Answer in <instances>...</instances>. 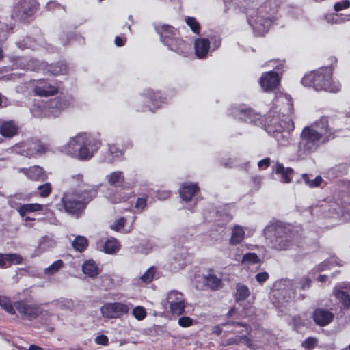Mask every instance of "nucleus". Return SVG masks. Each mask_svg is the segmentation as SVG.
Instances as JSON below:
<instances>
[{"label": "nucleus", "instance_id": "nucleus-1", "mask_svg": "<svg viewBox=\"0 0 350 350\" xmlns=\"http://www.w3.org/2000/svg\"><path fill=\"white\" fill-rule=\"evenodd\" d=\"M335 131L329 126L326 117H321L314 123L303 128L297 145V157L301 159L315 152L322 145L333 139Z\"/></svg>", "mask_w": 350, "mask_h": 350}, {"label": "nucleus", "instance_id": "nucleus-2", "mask_svg": "<svg viewBox=\"0 0 350 350\" xmlns=\"http://www.w3.org/2000/svg\"><path fill=\"white\" fill-rule=\"evenodd\" d=\"M294 123L291 118L279 113L276 108L270 110L266 118L265 130L280 144L289 142L290 133L294 130Z\"/></svg>", "mask_w": 350, "mask_h": 350}, {"label": "nucleus", "instance_id": "nucleus-3", "mask_svg": "<svg viewBox=\"0 0 350 350\" xmlns=\"http://www.w3.org/2000/svg\"><path fill=\"white\" fill-rule=\"evenodd\" d=\"M89 186L81 193L69 192L66 193L62 198L61 202L57 204V208L60 211L78 215L79 213L83 211L86 204L91 201L97 194V187H92L89 189Z\"/></svg>", "mask_w": 350, "mask_h": 350}, {"label": "nucleus", "instance_id": "nucleus-4", "mask_svg": "<svg viewBox=\"0 0 350 350\" xmlns=\"http://www.w3.org/2000/svg\"><path fill=\"white\" fill-rule=\"evenodd\" d=\"M267 237H270L272 247L277 250L291 249L294 245L299 243L298 234L291 230V226H286L282 222H276L268 226L265 230Z\"/></svg>", "mask_w": 350, "mask_h": 350}, {"label": "nucleus", "instance_id": "nucleus-5", "mask_svg": "<svg viewBox=\"0 0 350 350\" xmlns=\"http://www.w3.org/2000/svg\"><path fill=\"white\" fill-rule=\"evenodd\" d=\"M332 70L329 67L322 68L305 75L301 83L306 87H312L316 91L336 93L340 90V85L332 81Z\"/></svg>", "mask_w": 350, "mask_h": 350}, {"label": "nucleus", "instance_id": "nucleus-6", "mask_svg": "<svg viewBox=\"0 0 350 350\" xmlns=\"http://www.w3.org/2000/svg\"><path fill=\"white\" fill-rule=\"evenodd\" d=\"M247 20L258 36L264 35L273 23L272 17L264 10L263 8L252 13L248 12Z\"/></svg>", "mask_w": 350, "mask_h": 350}, {"label": "nucleus", "instance_id": "nucleus-7", "mask_svg": "<svg viewBox=\"0 0 350 350\" xmlns=\"http://www.w3.org/2000/svg\"><path fill=\"white\" fill-rule=\"evenodd\" d=\"M16 312L23 319L32 321L38 318L43 312L40 305L27 300H20L14 303Z\"/></svg>", "mask_w": 350, "mask_h": 350}, {"label": "nucleus", "instance_id": "nucleus-8", "mask_svg": "<svg viewBox=\"0 0 350 350\" xmlns=\"http://www.w3.org/2000/svg\"><path fill=\"white\" fill-rule=\"evenodd\" d=\"M131 304L122 302H108L101 306L100 310L102 316L107 319H119L127 314L130 310Z\"/></svg>", "mask_w": 350, "mask_h": 350}, {"label": "nucleus", "instance_id": "nucleus-9", "mask_svg": "<svg viewBox=\"0 0 350 350\" xmlns=\"http://www.w3.org/2000/svg\"><path fill=\"white\" fill-rule=\"evenodd\" d=\"M100 146L99 140L90 134L85 133L83 141L82 143V149L80 154H78V160L87 161L94 157Z\"/></svg>", "mask_w": 350, "mask_h": 350}, {"label": "nucleus", "instance_id": "nucleus-10", "mask_svg": "<svg viewBox=\"0 0 350 350\" xmlns=\"http://www.w3.org/2000/svg\"><path fill=\"white\" fill-rule=\"evenodd\" d=\"M283 62H280L279 65L274 66L275 71H269L265 72L260 78V84L261 88L265 92L272 91L278 87L280 81V66H283Z\"/></svg>", "mask_w": 350, "mask_h": 350}, {"label": "nucleus", "instance_id": "nucleus-11", "mask_svg": "<svg viewBox=\"0 0 350 350\" xmlns=\"http://www.w3.org/2000/svg\"><path fill=\"white\" fill-rule=\"evenodd\" d=\"M37 9L36 0H20L14 7L12 17L23 20L33 14Z\"/></svg>", "mask_w": 350, "mask_h": 350}, {"label": "nucleus", "instance_id": "nucleus-12", "mask_svg": "<svg viewBox=\"0 0 350 350\" xmlns=\"http://www.w3.org/2000/svg\"><path fill=\"white\" fill-rule=\"evenodd\" d=\"M166 301L173 314L179 316L185 312V298L182 293L176 290L170 291L167 294Z\"/></svg>", "mask_w": 350, "mask_h": 350}, {"label": "nucleus", "instance_id": "nucleus-13", "mask_svg": "<svg viewBox=\"0 0 350 350\" xmlns=\"http://www.w3.org/2000/svg\"><path fill=\"white\" fill-rule=\"evenodd\" d=\"M47 147L40 141H27L18 144L16 150L20 154L30 157L36 154L44 153Z\"/></svg>", "mask_w": 350, "mask_h": 350}, {"label": "nucleus", "instance_id": "nucleus-14", "mask_svg": "<svg viewBox=\"0 0 350 350\" xmlns=\"http://www.w3.org/2000/svg\"><path fill=\"white\" fill-rule=\"evenodd\" d=\"M84 135L85 133H81L70 137L68 142L59 148L60 151L66 155L78 159V154H80L81 149H82Z\"/></svg>", "mask_w": 350, "mask_h": 350}, {"label": "nucleus", "instance_id": "nucleus-15", "mask_svg": "<svg viewBox=\"0 0 350 350\" xmlns=\"http://www.w3.org/2000/svg\"><path fill=\"white\" fill-rule=\"evenodd\" d=\"M69 105V102L64 98H55L44 105V111L41 117H57L60 112Z\"/></svg>", "mask_w": 350, "mask_h": 350}, {"label": "nucleus", "instance_id": "nucleus-16", "mask_svg": "<svg viewBox=\"0 0 350 350\" xmlns=\"http://www.w3.org/2000/svg\"><path fill=\"white\" fill-rule=\"evenodd\" d=\"M56 85L46 79L38 80L34 84L33 92L39 96H51L57 94Z\"/></svg>", "mask_w": 350, "mask_h": 350}, {"label": "nucleus", "instance_id": "nucleus-17", "mask_svg": "<svg viewBox=\"0 0 350 350\" xmlns=\"http://www.w3.org/2000/svg\"><path fill=\"white\" fill-rule=\"evenodd\" d=\"M19 126L13 120H0L1 136L5 138H12L18 134Z\"/></svg>", "mask_w": 350, "mask_h": 350}, {"label": "nucleus", "instance_id": "nucleus-18", "mask_svg": "<svg viewBox=\"0 0 350 350\" xmlns=\"http://www.w3.org/2000/svg\"><path fill=\"white\" fill-rule=\"evenodd\" d=\"M155 28L157 33L160 35L161 41L166 46L172 42V40L177 38V33L172 26L159 25L156 26Z\"/></svg>", "mask_w": 350, "mask_h": 350}, {"label": "nucleus", "instance_id": "nucleus-19", "mask_svg": "<svg viewBox=\"0 0 350 350\" xmlns=\"http://www.w3.org/2000/svg\"><path fill=\"white\" fill-rule=\"evenodd\" d=\"M313 319L317 325L325 326L332 321L334 314L327 310L319 308L314 311Z\"/></svg>", "mask_w": 350, "mask_h": 350}, {"label": "nucleus", "instance_id": "nucleus-20", "mask_svg": "<svg viewBox=\"0 0 350 350\" xmlns=\"http://www.w3.org/2000/svg\"><path fill=\"white\" fill-rule=\"evenodd\" d=\"M232 113L236 118L247 122L257 124V121L260 119V115L254 113L250 109H238Z\"/></svg>", "mask_w": 350, "mask_h": 350}, {"label": "nucleus", "instance_id": "nucleus-21", "mask_svg": "<svg viewBox=\"0 0 350 350\" xmlns=\"http://www.w3.org/2000/svg\"><path fill=\"white\" fill-rule=\"evenodd\" d=\"M210 49V42L207 38H198L195 42V52L198 58L206 57Z\"/></svg>", "mask_w": 350, "mask_h": 350}, {"label": "nucleus", "instance_id": "nucleus-22", "mask_svg": "<svg viewBox=\"0 0 350 350\" xmlns=\"http://www.w3.org/2000/svg\"><path fill=\"white\" fill-rule=\"evenodd\" d=\"M156 273V267H150L140 277L133 279V284L137 286H143L152 281Z\"/></svg>", "mask_w": 350, "mask_h": 350}, {"label": "nucleus", "instance_id": "nucleus-23", "mask_svg": "<svg viewBox=\"0 0 350 350\" xmlns=\"http://www.w3.org/2000/svg\"><path fill=\"white\" fill-rule=\"evenodd\" d=\"M167 46L171 51L184 55L187 54L190 49V46L178 37L174 40H172V42Z\"/></svg>", "mask_w": 350, "mask_h": 350}, {"label": "nucleus", "instance_id": "nucleus-24", "mask_svg": "<svg viewBox=\"0 0 350 350\" xmlns=\"http://www.w3.org/2000/svg\"><path fill=\"white\" fill-rule=\"evenodd\" d=\"M198 189V185L195 183L184 184L180 188L179 192L182 199L185 202H189Z\"/></svg>", "mask_w": 350, "mask_h": 350}, {"label": "nucleus", "instance_id": "nucleus-25", "mask_svg": "<svg viewBox=\"0 0 350 350\" xmlns=\"http://www.w3.org/2000/svg\"><path fill=\"white\" fill-rule=\"evenodd\" d=\"M24 172L29 179L33 180H44L46 178L44 171L39 166L31 167L25 170Z\"/></svg>", "mask_w": 350, "mask_h": 350}, {"label": "nucleus", "instance_id": "nucleus-26", "mask_svg": "<svg viewBox=\"0 0 350 350\" xmlns=\"http://www.w3.org/2000/svg\"><path fill=\"white\" fill-rule=\"evenodd\" d=\"M245 238V230L239 226L235 225L232 228L231 237L229 241V243L232 245H236L243 241Z\"/></svg>", "mask_w": 350, "mask_h": 350}, {"label": "nucleus", "instance_id": "nucleus-27", "mask_svg": "<svg viewBox=\"0 0 350 350\" xmlns=\"http://www.w3.org/2000/svg\"><path fill=\"white\" fill-rule=\"evenodd\" d=\"M133 192L126 193L122 189L111 191L108 195V199L111 203H120L129 200Z\"/></svg>", "mask_w": 350, "mask_h": 350}, {"label": "nucleus", "instance_id": "nucleus-28", "mask_svg": "<svg viewBox=\"0 0 350 350\" xmlns=\"http://www.w3.org/2000/svg\"><path fill=\"white\" fill-rule=\"evenodd\" d=\"M275 172L278 174H281L282 181L288 183L291 181L290 175L293 172V170L291 167H284V166L280 163H277L275 166Z\"/></svg>", "mask_w": 350, "mask_h": 350}, {"label": "nucleus", "instance_id": "nucleus-29", "mask_svg": "<svg viewBox=\"0 0 350 350\" xmlns=\"http://www.w3.org/2000/svg\"><path fill=\"white\" fill-rule=\"evenodd\" d=\"M82 269L83 273L90 276V278H94L99 273L97 265L93 260H87L83 263Z\"/></svg>", "mask_w": 350, "mask_h": 350}, {"label": "nucleus", "instance_id": "nucleus-30", "mask_svg": "<svg viewBox=\"0 0 350 350\" xmlns=\"http://www.w3.org/2000/svg\"><path fill=\"white\" fill-rule=\"evenodd\" d=\"M44 206L40 204H26L17 208L20 215L24 217L28 213L36 212L43 210Z\"/></svg>", "mask_w": 350, "mask_h": 350}, {"label": "nucleus", "instance_id": "nucleus-31", "mask_svg": "<svg viewBox=\"0 0 350 350\" xmlns=\"http://www.w3.org/2000/svg\"><path fill=\"white\" fill-rule=\"evenodd\" d=\"M335 297L340 301V303L345 307L350 306V295L347 291L342 289H338L336 287L334 290Z\"/></svg>", "mask_w": 350, "mask_h": 350}, {"label": "nucleus", "instance_id": "nucleus-32", "mask_svg": "<svg viewBox=\"0 0 350 350\" xmlns=\"http://www.w3.org/2000/svg\"><path fill=\"white\" fill-rule=\"evenodd\" d=\"M120 248V243L113 237L107 239L105 243L104 251L105 253L114 254L118 252Z\"/></svg>", "mask_w": 350, "mask_h": 350}, {"label": "nucleus", "instance_id": "nucleus-33", "mask_svg": "<svg viewBox=\"0 0 350 350\" xmlns=\"http://www.w3.org/2000/svg\"><path fill=\"white\" fill-rule=\"evenodd\" d=\"M107 179L109 184L113 186H120L124 180L123 174L121 171L111 172L107 176Z\"/></svg>", "mask_w": 350, "mask_h": 350}, {"label": "nucleus", "instance_id": "nucleus-34", "mask_svg": "<svg viewBox=\"0 0 350 350\" xmlns=\"http://www.w3.org/2000/svg\"><path fill=\"white\" fill-rule=\"evenodd\" d=\"M46 72L53 75L65 74L67 72V66L63 62H57L55 64L48 65Z\"/></svg>", "mask_w": 350, "mask_h": 350}, {"label": "nucleus", "instance_id": "nucleus-35", "mask_svg": "<svg viewBox=\"0 0 350 350\" xmlns=\"http://www.w3.org/2000/svg\"><path fill=\"white\" fill-rule=\"evenodd\" d=\"M241 342L245 343L250 348H252V344L251 342V340L245 335H243L241 336H237L234 337L229 338L225 341L224 345H239Z\"/></svg>", "mask_w": 350, "mask_h": 350}, {"label": "nucleus", "instance_id": "nucleus-36", "mask_svg": "<svg viewBox=\"0 0 350 350\" xmlns=\"http://www.w3.org/2000/svg\"><path fill=\"white\" fill-rule=\"evenodd\" d=\"M204 279L206 285L212 290H217L222 286L221 280L215 274L209 273Z\"/></svg>", "mask_w": 350, "mask_h": 350}, {"label": "nucleus", "instance_id": "nucleus-37", "mask_svg": "<svg viewBox=\"0 0 350 350\" xmlns=\"http://www.w3.org/2000/svg\"><path fill=\"white\" fill-rule=\"evenodd\" d=\"M122 152L116 146H109V153L105 157V161L107 163H112L116 161L118 158L121 157Z\"/></svg>", "mask_w": 350, "mask_h": 350}, {"label": "nucleus", "instance_id": "nucleus-38", "mask_svg": "<svg viewBox=\"0 0 350 350\" xmlns=\"http://www.w3.org/2000/svg\"><path fill=\"white\" fill-rule=\"evenodd\" d=\"M0 306L10 314H16L15 306H12L10 298L8 297L0 295Z\"/></svg>", "mask_w": 350, "mask_h": 350}, {"label": "nucleus", "instance_id": "nucleus-39", "mask_svg": "<svg viewBox=\"0 0 350 350\" xmlns=\"http://www.w3.org/2000/svg\"><path fill=\"white\" fill-rule=\"evenodd\" d=\"M236 291V299L237 301L245 299L250 294L248 287L243 284H238Z\"/></svg>", "mask_w": 350, "mask_h": 350}, {"label": "nucleus", "instance_id": "nucleus-40", "mask_svg": "<svg viewBox=\"0 0 350 350\" xmlns=\"http://www.w3.org/2000/svg\"><path fill=\"white\" fill-rule=\"evenodd\" d=\"M157 248V245L152 241H144L140 243L139 250L144 254H148Z\"/></svg>", "mask_w": 350, "mask_h": 350}, {"label": "nucleus", "instance_id": "nucleus-41", "mask_svg": "<svg viewBox=\"0 0 350 350\" xmlns=\"http://www.w3.org/2000/svg\"><path fill=\"white\" fill-rule=\"evenodd\" d=\"M301 177L306 185L310 188H314L320 186L323 181L321 176H317L315 178L310 180L308 174H303Z\"/></svg>", "mask_w": 350, "mask_h": 350}, {"label": "nucleus", "instance_id": "nucleus-42", "mask_svg": "<svg viewBox=\"0 0 350 350\" xmlns=\"http://www.w3.org/2000/svg\"><path fill=\"white\" fill-rule=\"evenodd\" d=\"M72 245L76 250L82 252L88 246V240L84 237L78 236L72 241Z\"/></svg>", "mask_w": 350, "mask_h": 350}, {"label": "nucleus", "instance_id": "nucleus-43", "mask_svg": "<svg viewBox=\"0 0 350 350\" xmlns=\"http://www.w3.org/2000/svg\"><path fill=\"white\" fill-rule=\"evenodd\" d=\"M147 96L152 103V106L150 107V109L151 111H153L154 109L159 107L158 102L159 101V103H161V96H160V93H153L152 90H147Z\"/></svg>", "mask_w": 350, "mask_h": 350}, {"label": "nucleus", "instance_id": "nucleus-44", "mask_svg": "<svg viewBox=\"0 0 350 350\" xmlns=\"http://www.w3.org/2000/svg\"><path fill=\"white\" fill-rule=\"evenodd\" d=\"M57 306L62 310H72L75 308L74 301L72 299L62 298L57 301Z\"/></svg>", "mask_w": 350, "mask_h": 350}, {"label": "nucleus", "instance_id": "nucleus-45", "mask_svg": "<svg viewBox=\"0 0 350 350\" xmlns=\"http://www.w3.org/2000/svg\"><path fill=\"white\" fill-rule=\"evenodd\" d=\"M325 18L326 21L330 24H338L345 21V17L336 13L327 14L325 16Z\"/></svg>", "mask_w": 350, "mask_h": 350}, {"label": "nucleus", "instance_id": "nucleus-46", "mask_svg": "<svg viewBox=\"0 0 350 350\" xmlns=\"http://www.w3.org/2000/svg\"><path fill=\"white\" fill-rule=\"evenodd\" d=\"M63 266V261L62 260H58L55 261L52 265L49 267H46L44 269V273L48 275H53L55 274Z\"/></svg>", "mask_w": 350, "mask_h": 350}, {"label": "nucleus", "instance_id": "nucleus-47", "mask_svg": "<svg viewBox=\"0 0 350 350\" xmlns=\"http://www.w3.org/2000/svg\"><path fill=\"white\" fill-rule=\"evenodd\" d=\"M132 314L137 321H142L146 317L147 312L144 307L137 306L133 309Z\"/></svg>", "mask_w": 350, "mask_h": 350}, {"label": "nucleus", "instance_id": "nucleus-48", "mask_svg": "<svg viewBox=\"0 0 350 350\" xmlns=\"http://www.w3.org/2000/svg\"><path fill=\"white\" fill-rule=\"evenodd\" d=\"M348 165L342 163L335 166L331 172L335 176H340L347 172Z\"/></svg>", "mask_w": 350, "mask_h": 350}, {"label": "nucleus", "instance_id": "nucleus-49", "mask_svg": "<svg viewBox=\"0 0 350 350\" xmlns=\"http://www.w3.org/2000/svg\"><path fill=\"white\" fill-rule=\"evenodd\" d=\"M186 23L191 28L193 32L199 33L200 30V24L193 17H187L186 19Z\"/></svg>", "mask_w": 350, "mask_h": 350}, {"label": "nucleus", "instance_id": "nucleus-50", "mask_svg": "<svg viewBox=\"0 0 350 350\" xmlns=\"http://www.w3.org/2000/svg\"><path fill=\"white\" fill-rule=\"evenodd\" d=\"M317 342V338L308 337L302 342V347L307 350H312L316 347Z\"/></svg>", "mask_w": 350, "mask_h": 350}, {"label": "nucleus", "instance_id": "nucleus-51", "mask_svg": "<svg viewBox=\"0 0 350 350\" xmlns=\"http://www.w3.org/2000/svg\"><path fill=\"white\" fill-rule=\"evenodd\" d=\"M259 261L258 256L255 253H247L243 256V263L255 264Z\"/></svg>", "mask_w": 350, "mask_h": 350}, {"label": "nucleus", "instance_id": "nucleus-52", "mask_svg": "<svg viewBox=\"0 0 350 350\" xmlns=\"http://www.w3.org/2000/svg\"><path fill=\"white\" fill-rule=\"evenodd\" d=\"M39 194L40 196L45 198L48 196L51 192V184L47 183L43 185H41L38 187Z\"/></svg>", "mask_w": 350, "mask_h": 350}, {"label": "nucleus", "instance_id": "nucleus-53", "mask_svg": "<svg viewBox=\"0 0 350 350\" xmlns=\"http://www.w3.org/2000/svg\"><path fill=\"white\" fill-rule=\"evenodd\" d=\"M8 262L14 265H19L22 262V257L17 254H7Z\"/></svg>", "mask_w": 350, "mask_h": 350}, {"label": "nucleus", "instance_id": "nucleus-54", "mask_svg": "<svg viewBox=\"0 0 350 350\" xmlns=\"http://www.w3.org/2000/svg\"><path fill=\"white\" fill-rule=\"evenodd\" d=\"M350 7V1L343 0L340 2L336 3L334 8L336 12L340 11L343 9H346Z\"/></svg>", "mask_w": 350, "mask_h": 350}, {"label": "nucleus", "instance_id": "nucleus-55", "mask_svg": "<svg viewBox=\"0 0 350 350\" xmlns=\"http://www.w3.org/2000/svg\"><path fill=\"white\" fill-rule=\"evenodd\" d=\"M124 221L125 220L123 217L118 219L113 225H111V229L119 232L123 231Z\"/></svg>", "mask_w": 350, "mask_h": 350}, {"label": "nucleus", "instance_id": "nucleus-56", "mask_svg": "<svg viewBox=\"0 0 350 350\" xmlns=\"http://www.w3.org/2000/svg\"><path fill=\"white\" fill-rule=\"evenodd\" d=\"M310 283L311 280L308 277H304L300 280L297 287L301 290H304L310 287Z\"/></svg>", "mask_w": 350, "mask_h": 350}, {"label": "nucleus", "instance_id": "nucleus-57", "mask_svg": "<svg viewBox=\"0 0 350 350\" xmlns=\"http://www.w3.org/2000/svg\"><path fill=\"white\" fill-rule=\"evenodd\" d=\"M193 320L188 317H183L178 319V324L180 326L183 327H187L192 325Z\"/></svg>", "mask_w": 350, "mask_h": 350}, {"label": "nucleus", "instance_id": "nucleus-58", "mask_svg": "<svg viewBox=\"0 0 350 350\" xmlns=\"http://www.w3.org/2000/svg\"><path fill=\"white\" fill-rule=\"evenodd\" d=\"M146 202H147V198L143 197V198H139L137 200L136 204H135V208L139 211H143L146 206Z\"/></svg>", "mask_w": 350, "mask_h": 350}, {"label": "nucleus", "instance_id": "nucleus-59", "mask_svg": "<svg viewBox=\"0 0 350 350\" xmlns=\"http://www.w3.org/2000/svg\"><path fill=\"white\" fill-rule=\"evenodd\" d=\"M94 341L97 345H107L109 339L107 336L100 334L95 338Z\"/></svg>", "mask_w": 350, "mask_h": 350}, {"label": "nucleus", "instance_id": "nucleus-60", "mask_svg": "<svg viewBox=\"0 0 350 350\" xmlns=\"http://www.w3.org/2000/svg\"><path fill=\"white\" fill-rule=\"evenodd\" d=\"M255 278L259 283H263L268 279L269 274L267 272H261L256 274Z\"/></svg>", "mask_w": 350, "mask_h": 350}, {"label": "nucleus", "instance_id": "nucleus-61", "mask_svg": "<svg viewBox=\"0 0 350 350\" xmlns=\"http://www.w3.org/2000/svg\"><path fill=\"white\" fill-rule=\"evenodd\" d=\"M270 165V159L269 158H265L264 159L260 160L258 163V165L260 168H267Z\"/></svg>", "mask_w": 350, "mask_h": 350}, {"label": "nucleus", "instance_id": "nucleus-62", "mask_svg": "<svg viewBox=\"0 0 350 350\" xmlns=\"http://www.w3.org/2000/svg\"><path fill=\"white\" fill-rule=\"evenodd\" d=\"M330 264H331V262L329 261V262L324 261L318 265V267H317V271H324L326 269L329 267Z\"/></svg>", "mask_w": 350, "mask_h": 350}, {"label": "nucleus", "instance_id": "nucleus-63", "mask_svg": "<svg viewBox=\"0 0 350 350\" xmlns=\"http://www.w3.org/2000/svg\"><path fill=\"white\" fill-rule=\"evenodd\" d=\"M170 196V192L169 191H162L159 192L158 198L160 200H165Z\"/></svg>", "mask_w": 350, "mask_h": 350}, {"label": "nucleus", "instance_id": "nucleus-64", "mask_svg": "<svg viewBox=\"0 0 350 350\" xmlns=\"http://www.w3.org/2000/svg\"><path fill=\"white\" fill-rule=\"evenodd\" d=\"M126 39L120 36H117L115 38V44L117 46H122L124 44Z\"/></svg>", "mask_w": 350, "mask_h": 350}]
</instances>
